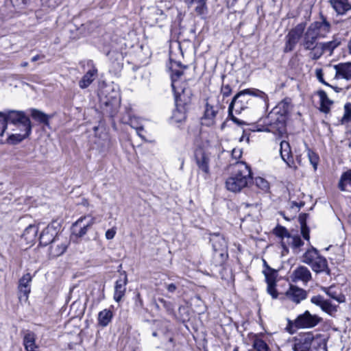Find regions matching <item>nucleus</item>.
Here are the masks:
<instances>
[{"label":"nucleus","mask_w":351,"mask_h":351,"mask_svg":"<svg viewBox=\"0 0 351 351\" xmlns=\"http://www.w3.org/2000/svg\"><path fill=\"white\" fill-rule=\"evenodd\" d=\"M186 66H181L176 62L171 63V86L175 95L176 108L173 111L171 121L175 123H181L186 119V106L191 101L192 93L185 81L181 80L184 70Z\"/></svg>","instance_id":"nucleus-1"},{"label":"nucleus","mask_w":351,"mask_h":351,"mask_svg":"<svg viewBox=\"0 0 351 351\" xmlns=\"http://www.w3.org/2000/svg\"><path fill=\"white\" fill-rule=\"evenodd\" d=\"M259 97L265 101L267 95L263 91L258 89H245L238 93L233 98L230 104L228 110L231 114L234 110L237 113H241L243 110L250 108L252 105L253 99L252 97Z\"/></svg>","instance_id":"nucleus-2"},{"label":"nucleus","mask_w":351,"mask_h":351,"mask_svg":"<svg viewBox=\"0 0 351 351\" xmlns=\"http://www.w3.org/2000/svg\"><path fill=\"white\" fill-rule=\"evenodd\" d=\"M251 179L249 167L243 162H238L235 165L234 174L227 179L226 186L228 190L238 192L245 187Z\"/></svg>","instance_id":"nucleus-3"},{"label":"nucleus","mask_w":351,"mask_h":351,"mask_svg":"<svg viewBox=\"0 0 351 351\" xmlns=\"http://www.w3.org/2000/svg\"><path fill=\"white\" fill-rule=\"evenodd\" d=\"M330 29V23L325 20L311 23L304 34L301 45L305 50H310L319 43L317 42V38L326 36Z\"/></svg>","instance_id":"nucleus-4"},{"label":"nucleus","mask_w":351,"mask_h":351,"mask_svg":"<svg viewBox=\"0 0 351 351\" xmlns=\"http://www.w3.org/2000/svg\"><path fill=\"white\" fill-rule=\"evenodd\" d=\"M287 110L285 103H280L269 114L271 123L268 130L275 134L282 135L286 132V114Z\"/></svg>","instance_id":"nucleus-5"},{"label":"nucleus","mask_w":351,"mask_h":351,"mask_svg":"<svg viewBox=\"0 0 351 351\" xmlns=\"http://www.w3.org/2000/svg\"><path fill=\"white\" fill-rule=\"evenodd\" d=\"M302 261L304 263L308 265L316 273L325 271L328 269L326 259L322 256L317 250L313 247L305 252Z\"/></svg>","instance_id":"nucleus-6"},{"label":"nucleus","mask_w":351,"mask_h":351,"mask_svg":"<svg viewBox=\"0 0 351 351\" xmlns=\"http://www.w3.org/2000/svg\"><path fill=\"white\" fill-rule=\"evenodd\" d=\"M219 106L215 97L207 99L204 114L202 117V124L206 126H213L216 122Z\"/></svg>","instance_id":"nucleus-7"},{"label":"nucleus","mask_w":351,"mask_h":351,"mask_svg":"<svg viewBox=\"0 0 351 351\" xmlns=\"http://www.w3.org/2000/svg\"><path fill=\"white\" fill-rule=\"evenodd\" d=\"M32 125L29 119L15 125L12 128V133L8 136V141L16 144L27 138L31 133Z\"/></svg>","instance_id":"nucleus-8"},{"label":"nucleus","mask_w":351,"mask_h":351,"mask_svg":"<svg viewBox=\"0 0 351 351\" xmlns=\"http://www.w3.org/2000/svg\"><path fill=\"white\" fill-rule=\"evenodd\" d=\"M305 26V24L303 23H299L289 32L286 36L284 52H290L294 49L296 44L304 32Z\"/></svg>","instance_id":"nucleus-9"},{"label":"nucleus","mask_w":351,"mask_h":351,"mask_svg":"<svg viewBox=\"0 0 351 351\" xmlns=\"http://www.w3.org/2000/svg\"><path fill=\"white\" fill-rule=\"evenodd\" d=\"M95 223V218L85 215L79 218L73 225V232L78 237L84 236L88 229Z\"/></svg>","instance_id":"nucleus-10"},{"label":"nucleus","mask_w":351,"mask_h":351,"mask_svg":"<svg viewBox=\"0 0 351 351\" xmlns=\"http://www.w3.org/2000/svg\"><path fill=\"white\" fill-rule=\"evenodd\" d=\"M322 319L316 315H312L309 311H306L303 314L299 315L293 322V326L298 328H313L317 325Z\"/></svg>","instance_id":"nucleus-11"},{"label":"nucleus","mask_w":351,"mask_h":351,"mask_svg":"<svg viewBox=\"0 0 351 351\" xmlns=\"http://www.w3.org/2000/svg\"><path fill=\"white\" fill-rule=\"evenodd\" d=\"M32 277L29 273L24 274L19 282V299L20 301L24 300L25 302L28 301L29 295L31 292V282Z\"/></svg>","instance_id":"nucleus-12"},{"label":"nucleus","mask_w":351,"mask_h":351,"mask_svg":"<svg viewBox=\"0 0 351 351\" xmlns=\"http://www.w3.org/2000/svg\"><path fill=\"white\" fill-rule=\"evenodd\" d=\"M280 154L282 160L287 165L294 170L297 169L293 160L290 145L288 142L282 141L280 144Z\"/></svg>","instance_id":"nucleus-13"},{"label":"nucleus","mask_w":351,"mask_h":351,"mask_svg":"<svg viewBox=\"0 0 351 351\" xmlns=\"http://www.w3.org/2000/svg\"><path fill=\"white\" fill-rule=\"evenodd\" d=\"M210 154L203 149H197L195 152V161L199 169L206 174L209 173Z\"/></svg>","instance_id":"nucleus-14"},{"label":"nucleus","mask_w":351,"mask_h":351,"mask_svg":"<svg viewBox=\"0 0 351 351\" xmlns=\"http://www.w3.org/2000/svg\"><path fill=\"white\" fill-rule=\"evenodd\" d=\"M285 296L288 300L295 304H298L306 298V294L304 289L291 285L289 289L286 291Z\"/></svg>","instance_id":"nucleus-15"},{"label":"nucleus","mask_w":351,"mask_h":351,"mask_svg":"<svg viewBox=\"0 0 351 351\" xmlns=\"http://www.w3.org/2000/svg\"><path fill=\"white\" fill-rule=\"evenodd\" d=\"M311 301L313 304L319 306L322 311L327 313L332 314L337 311V306L330 302L325 300L321 295H315L311 298Z\"/></svg>","instance_id":"nucleus-16"},{"label":"nucleus","mask_w":351,"mask_h":351,"mask_svg":"<svg viewBox=\"0 0 351 351\" xmlns=\"http://www.w3.org/2000/svg\"><path fill=\"white\" fill-rule=\"evenodd\" d=\"M5 115V124L9 122L12 124V125H17L21 123V122L25 121V120L29 119L23 112L21 111H16V110H10L6 113H4Z\"/></svg>","instance_id":"nucleus-17"},{"label":"nucleus","mask_w":351,"mask_h":351,"mask_svg":"<svg viewBox=\"0 0 351 351\" xmlns=\"http://www.w3.org/2000/svg\"><path fill=\"white\" fill-rule=\"evenodd\" d=\"M265 280L267 283V292L274 299L278 297V292L275 288L276 274L275 271L268 270L264 271Z\"/></svg>","instance_id":"nucleus-18"},{"label":"nucleus","mask_w":351,"mask_h":351,"mask_svg":"<svg viewBox=\"0 0 351 351\" xmlns=\"http://www.w3.org/2000/svg\"><path fill=\"white\" fill-rule=\"evenodd\" d=\"M311 279V274L308 269L304 266L297 267L292 274V280L293 282L302 281L307 282Z\"/></svg>","instance_id":"nucleus-19"},{"label":"nucleus","mask_w":351,"mask_h":351,"mask_svg":"<svg viewBox=\"0 0 351 351\" xmlns=\"http://www.w3.org/2000/svg\"><path fill=\"white\" fill-rule=\"evenodd\" d=\"M310 351H327L326 338L322 335L313 337L311 334Z\"/></svg>","instance_id":"nucleus-20"},{"label":"nucleus","mask_w":351,"mask_h":351,"mask_svg":"<svg viewBox=\"0 0 351 351\" xmlns=\"http://www.w3.org/2000/svg\"><path fill=\"white\" fill-rule=\"evenodd\" d=\"M303 244L304 243L299 236L290 235L286 241L282 242V247L287 251V247H291L294 252L298 253L300 252V248Z\"/></svg>","instance_id":"nucleus-21"},{"label":"nucleus","mask_w":351,"mask_h":351,"mask_svg":"<svg viewBox=\"0 0 351 351\" xmlns=\"http://www.w3.org/2000/svg\"><path fill=\"white\" fill-rule=\"evenodd\" d=\"M128 279L125 276L123 278H119L117 280L114 287V299L116 302H119L121 300L125 295L126 290Z\"/></svg>","instance_id":"nucleus-22"},{"label":"nucleus","mask_w":351,"mask_h":351,"mask_svg":"<svg viewBox=\"0 0 351 351\" xmlns=\"http://www.w3.org/2000/svg\"><path fill=\"white\" fill-rule=\"evenodd\" d=\"M311 333H307L295 339L293 346L294 351H310Z\"/></svg>","instance_id":"nucleus-23"},{"label":"nucleus","mask_w":351,"mask_h":351,"mask_svg":"<svg viewBox=\"0 0 351 351\" xmlns=\"http://www.w3.org/2000/svg\"><path fill=\"white\" fill-rule=\"evenodd\" d=\"M97 75V69L95 66H93L83 75L82 79L80 80L79 86L82 89L88 87L94 81Z\"/></svg>","instance_id":"nucleus-24"},{"label":"nucleus","mask_w":351,"mask_h":351,"mask_svg":"<svg viewBox=\"0 0 351 351\" xmlns=\"http://www.w3.org/2000/svg\"><path fill=\"white\" fill-rule=\"evenodd\" d=\"M330 3L338 14H344L351 10L349 0H330Z\"/></svg>","instance_id":"nucleus-25"},{"label":"nucleus","mask_w":351,"mask_h":351,"mask_svg":"<svg viewBox=\"0 0 351 351\" xmlns=\"http://www.w3.org/2000/svg\"><path fill=\"white\" fill-rule=\"evenodd\" d=\"M38 232V226L31 224L25 229L22 238L24 239L27 244H32L36 241Z\"/></svg>","instance_id":"nucleus-26"},{"label":"nucleus","mask_w":351,"mask_h":351,"mask_svg":"<svg viewBox=\"0 0 351 351\" xmlns=\"http://www.w3.org/2000/svg\"><path fill=\"white\" fill-rule=\"evenodd\" d=\"M23 345L26 351H36L38 346L36 343V335L32 332L26 333L23 337Z\"/></svg>","instance_id":"nucleus-27"},{"label":"nucleus","mask_w":351,"mask_h":351,"mask_svg":"<svg viewBox=\"0 0 351 351\" xmlns=\"http://www.w3.org/2000/svg\"><path fill=\"white\" fill-rule=\"evenodd\" d=\"M339 187L343 191H351V169L344 172L339 180Z\"/></svg>","instance_id":"nucleus-28"},{"label":"nucleus","mask_w":351,"mask_h":351,"mask_svg":"<svg viewBox=\"0 0 351 351\" xmlns=\"http://www.w3.org/2000/svg\"><path fill=\"white\" fill-rule=\"evenodd\" d=\"M337 76L351 80V63H346L335 66Z\"/></svg>","instance_id":"nucleus-29"},{"label":"nucleus","mask_w":351,"mask_h":351,"mask_svg":"<svg viewBox=\"0 0 351 351\" xmlns=\"http://www.w3.org/2000/svg\"><path fill=\"white\" fill-rule=\"evenodd\" d=\"M317 95L320 99V110L324 113H328L332 104V101L328 97L327 94L324 90L318 91Z\"/></svg>","instance_id":"nucleus-30"},{"label":"nucleus","mask_w":351,"mask_h":351,"mask_svg":"<svg viewBox=\"0 0 351 351\" xmlns=\"http://www.w3.org/2000/svg\"><path fill=\"white\" fill-rule=\"evenodd\" d=\"M112 312L108 309H104L99 313L98 323L100 326L105 327L112 320Z\"/></svg>","instance_id":"nucleus-31"},{"label":"nucleus","mask_w":351,"mask_h":351,"mask_svg":"<svg viewBox=\"0 0 351 351\" xmlns=\"http://www.w3.org/2000/svg\"><path fill=\"white\" fill-rule=\"evenodd\" d=\"M213 249L216 252H219L220 255L223 256L226 252L227 245L224 239L217 237L213 240Z\"/></svg>","instance_id":"nucleus-32"},{"label":"nucleus","mask_w":351,"mask_h":351,"mask_svg":"<svg viewBox=\"0 0 351 351\" xmlns=\"http://www.w3.org/2000/svg\"><path fill=\"white\" fill-rule=\"evenodd\" d=\"M31 115L34 120L47 125H49V119L50 116L44 113L43 112L36 109H33L32 110Z\"/></svg>","instance_id":"nucleus-33"},{"label":"nucleus","mask_w":351,"mask_h":351,"mask_svg":"<svg viewBox=\"0 0 351 351\" xmlns=\"http://www.w3.org/2000/svg\"><path fill=\"white\" fill-rule=\"evenodd\" d=\"M309 51V57L313 60L319 59L325 53L322 43L315 45Z\"/></svg>","instance_id":"nucleus-34"},{"label":"nucleus","mask_w":351,"mask_h":351,"mask_svg":"<svg viewBox=\"0 0 351 351\" xmlns=\"http://www.w3.org/2000/svg\"><path fill=\"white\" fill-rule=\"evenodd\" d=\"M322 290L331 298L336 300L338 303H341L345 301V298L343 295L337 293L332 287H323Z\"/></svg>","instance_id":"nucleus-35"},{"label":"nucleus","mask_w":351,"mask_h":351,"mask_svg":"<svg viewBox=\"0 0 351 351\" xmlns=\"http://www.w3.org/2000/svg\"><path fill=\"white\" fill-rule=\"evenodd\" d=\"M67 247L68 244L66 243L53 244L51 247V254L54 257L60 256L65 252Z\"/></svg>","instance_id":"nucleus-36"},{"label":"nucleus","mask_w":351,"mask_h":351,"mask_svg":"<svg viewBox=\"0 0 351 351\" xmlns=\"http://www.w3.org/2000/svg\"><path fill=\"white\" fill-rule=\"evenodd\" d=\"M351 121V103H346L344 106V113L341 119L342 125L347 124Z\"/></svg>","instance_id":"nucleus-37"},{"label":"nucleus","mask_w":351,"mask_h":351,"mask_svg":"<svg viewBox=\"0 0 351 351\" xmlns=\"http://www.w3.org/2000/svg\"><path fill=\"white\" fill-rule=\"evenodd\" d=\"M253 348L256 351H270L268 345L261 339H256L254 341Z\"/></svg>","instance_id":"nucleus-38"},{"label":"nucleus","mask_w":351,"mask_h":351,"mask_svg":"<svg viewBox=\"0 0 351 351\" xmlns=\"http://www.w3.org/2000/svg\"><path fill=\"white\" fill-rule=\"evenodd\" d=\"M274 233L276 236L281 238V244L282 245V242L286 241L288 237L291 234L289 233L288 230L282 226H278L274 230Z\"/></svg>","instance_id":"nucleus-39"},{"label":"nucleus","mask_w":351,"mask_h":351,"mask_svg":"<svg viewBox=\"0 0 351 351\" xmlns=\"http://www.w3.org/2000/svg\"><path fill=\"white\" fill-rule=\"evenodd\" d=\"M340 44V41L335 39L330 42L322 43V45L324 47L325 52H329L330 54L332 53V51Z\"/></svg>","instance_id":"nucleus-40"},{"label":"nucleus","mask_w":351,"mask_h":351,"mask_svg":"<svg viewBox=\"0 0 351 351\" xmlns=\"http://www.w3.org/2000/svg\"><path fill=\"white\" fill-rule=\"evenodd\" d=\"M307 155L311 164L313 165L314 169L316 170L319 162V156L311 149H308Z\"/></svg>","instance_id":"nucleus-41"},{"label":"nucleus","mask_w":351,"mask_h":351,"mask_svg":"<svg viewBox=\"0 0 351 351\" xmlns=\"http://www.w3.org/2000/svg\"><path fill=\"white\" fill-rule=\"evenodd\" d=\"M130 125L132 128L135 129L137 134L144 141H146L145 137L143 135L142 132L143 131V128L141 125H139L137 123V120L136 119H130Z\"/></svg>","instance_id":"nucleus-42"},{"label":"nucleus","mask_w":351,"mask_h":351,"mask_svg":"<svg viewBox=\"0 0 351 351\" xmlns=\"http://www.w3.org/2000/svg\"><path fill=\"white\" fill-rule=\"evenodd\" d=\"M255 184L257 187L263 191H267L269 189V182L264 178L258 177L255 179Z\"/></svg>","instance_id":"nucleus-43"},{"label":"nucleus","mask_w":351,"mask_h":351,"mask_svg":"<svg viewBox=\"0 0 351 351\" xmlns=\"http://www.w3.org/2000/svg\"><path fill=\"white\" fill-rule=\"evenodd\" d=\"M63 0H47L43 4L44 7H47L50 10H53L59 6Z\"/></svg>","instance_id":"nucleus-44"},{"label":"nucleus","mask_w":351,"mask_h":351,"mask_svg":"<svg viewBox=\"0 0 351 351\" xmlns=\"http://www.w3.org/2000/svg\"><path fill=\"white\" fill-rule=\"evenodd\" d=\"M6 129L5 115L0 112V136H3Z\"/></svg>","instance_id":"nucleus-45"},{"label":"nucleus","mask_w":351,"mask_h":351,"mask_svg":"<svg viewBox=\"0 0 351 351\" xmlns=\"http://www.w3.org/2000/svg\"><path fill=\"white\" fill-rule=\"evenodd\" d=\"M30 0H11L13 5L17 8H23Z\"/></svg>","instance_id":"nucleus-46"},{"label":"nucleus","mask_w":351,"mask_h":351,"mask_svg":"<svg viewBox=\"0 0 351 351\" xmlns=\"http://www.w3.org/2000/svg\"><path fill=\"white\" fill-rule=\"evenodd\" d=\"M49 232H50V229L49 228L45 229L41 234H40V241L41 242H44L45 244L48 243H50L51 241H52L53 240H51V239H48V240H45V237L48 234H49Z\"/></svg>","instance_id":"nucleus-47"},{"label":"nucleus","mask_w":351,"mask_h":351,"mask_svg":"<svg viewBox=\"0 0 351 351\" xmlns=\"http://www.w3.org/2000/svg\"><path fill=\"white\" fill-rule=\"evenodd\" d=\"M116 232H117V231H116L115 228L108 229L106 232V234H105V237H106V239H108V240L112 239L114 237Z\"/></svg>","instance_id":"nucleus-48"},{"label":"nucleus","mask_w":351,"mask_h":351,"mask_svg":"<svg viewBox=\"0 0 351 351\" xmlns=\"http://www.w3.org/2000/svg\"><path fill=\"white\" fill-rule=\"evenodd\" d=\"M301 233L302 234L303 238L305 240L309 241V239H310L309 230L306 226L301 227Z\"/></svg>","instance_id":"nucleus-49"},{"label":"nucleus","mask_w":351,"mask_h":351,"mask_svg":"<svg viewBox=\"0 0 351 351\" xmlns=\"http://www.w3.org/2000/svg\"><path fill=\"white\" fill-rule=\"evenodd\" d=\"M316 76L317 77V79L319 80V81L320 82H322V84H324L326 85H328L324 80V78H323V73H322V71L321 69H317L316 70Z\"/></svg>","instance_id":"nucleus-50"},{"label":"nucleus","mask_w":351,"mask_h":351,"mask_svg":"<svg viewBox=\"0 0 351 351\" xmlns=\"http://www.w3.org/2000/svg\"><path fill=\"white\" fill-rule=\"evenodd\" d=\"M221 93L223 94V95L224 97H227V96L230 95V94L231 93V88H230V86H228V85L223 86L221 88Z\"/></svg>","instance_id":"nucleus-51"},{"label":"nucleus","mask_w":351,"mask_h":351,"mask_svg":"<svg viewBox=\"0 0 351 351\" xmlns=\"http://www.w3.org/2000/svg\"><path fill=\"white\" fill-rule=\"evenodd\" d=\"M306 214H300L299 216V221L300 223V226H306Z\"/></svg>","instance_id":"nucleus-52"},{"label":"nucleus","mask_w":351,"mask_h":351,"mask_svg":"<svg viewBox=\"0 0 351 351\" xmlns=\"http://www.w3.org/2000/svg\"><path fill=\"white\" fill-rule=\"evenodd\" d=\"M167 289L169 292L173 293L176 291L177 287L175 284L171 283L167 286Z\"/></svg>","instance_id":"nucleus-53"},{"label":"nucleus","mask_w":351,"mask_h":351,"mask_svg":"<svg viewBox=\"0 0 351 351\" xmlns=\"http://www.w3.org/2000/svg\"><path fill=\"white\" fill-rule=\"evenodd\" d=\"M232 154L235 158H237V157L239 158L241 156V153L240 150H237V149H234L232 150Z\"/></svg>","instance_id":"nucleus-54"},{"label":"nucleus","mask_w":351,"mask_h":351,"mask_svg":"<svg viewBox=\"0 0 351 351\" xmlns=\"http://www.w3.org/2000/svg\"><path fill=\"white\" fill-rule=\"evenodd\" d=\"M136 301L138 302L140 306L142 307L143 306V300L139 293L136 295Z\"/></svg>","instance_id":"nucleus-55"},{"label":"nucleus","mask_w":351,"mask_h":351,"mask_svg":"<svg viewBox=\"0 0 351 351\" xmlns=\"http://www.w3.org/2000/svg\"><path fill=\"white\" fill-rule=\"evenodd\" d=\"M40 59V56L38 55L37 56H34L32 58V62H35V61H37L38 60Z\"/></svg>","instance_id":"nucleus-56"},{"label":"nucleus","mask_w":351,"mask_h":351,"mask_svg":"<svg viewBox=\"0 0 351 351\" xmlns=\"http://www.w3.org/2000/svg\"><path fill=\"white\" fill-rule=\"evenodd\" d=\"M28 65V63L27 62H24L21 64V66L25 67Z\"/></svg>","instance_id":"nucleus-57"},{"label":"nucleus","mask_w":351,"mask_h":351,"mask_svg":"<svg viewBox=\"0 0 351 351\" xmlns=\"http://www.w3.org/2000/svg\"><path fill=\"white\" fill-rule=\"evenodd\" d=\"M349 50H350V52L351 53V40H350V42L349 44Z\"/></svg>","instance_id":"nucleus-58"},{"label":"nucleus","mask_w":351,"mask_h":351,"mask_svg":"<svg viewBox=\"0 0 351 351\" xmlns=\"http://www.w3.org/2000/svg\"><path fill=\"white\" fill-rule=\"evenodd\" d=\"M233 351H239V348L237 347L234 348Z\"/></svg>","instance_id":"nucleus-59"},{"label":"nucleus","mask_w":351,"mask_h":351,"mask_svg":"<svg viewBox=\"0 0 351 351\" xmlns=\"http://www.w3.org/2000/svg\"><path fill=\"white\" fill-rule=\"evenodd\" d=\"M94 131L96 132L98 130V127H94Z\"/></svg>","instance_id":"nucleus-60"},{"label":"nucleus","mask_w":351,"mask_h":351,"mask_svg":"<svg viewBox=\"0 0 351 351\" xmlns=\"http://www.w3.org/2000/svg\"><path fill=\"white\" fill-rule=\"evenodd\" d=\"M232 120H233L234 121H235V122H237V119L236 118H234V117H232Z\"/></svg>","instance_id":"nucleus-61"},{"label":"nucleus","mask_w":351,"mask_h":351,"mask_svg":"<svg viewBox=\"0 0 351 351\" xmlns=\"http://www.w3.org/2000/svg\"><path fill=\"white\" fill-rule=\"evenodd\" d=\"M183 165H184V161L182 160V164H181V169L182 168Z\"/></svg>","instance_id":"nucleus-62"},{"label":"nucleus","mask_w":351,"mask_h":351,"mask_svg":"<svg viewBox=\"0 0 351 351\" xmlns=\"http://www.w3.org/2000/svg\"><path fill=\"white\" fill-rule=\"evenodd\" d=\"M153 335H154V336H156V332H154V333H153Z\"/></svg>","instance_id":"nucleus-63"}]
</instances>
